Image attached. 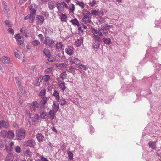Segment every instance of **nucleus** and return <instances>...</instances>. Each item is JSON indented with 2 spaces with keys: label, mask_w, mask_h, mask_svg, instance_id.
<instances>
[{
  "label": "nucleus",
  "mask_w": 161,
  "mask_h": 161,
  "mask_svg": "<svg viewBox=\"0 0 161 161\" xmlns=\"http://www.w3.org/2000/svg\"><path fill=\"white\" fill-rule=\"evenodd\" d=\"M47 113L45 111H43L40 114V117L43 119H45L47 116Z\"/></svg>",
  "instance_id": "49530a36"
},
{
  "label": "nucleus",
  "mask_w": 161,
  "mask_h": 161,
  "mask_svg": "<svg viewBox=\"0 0 161 161\" xmlns=\"http://www.w3.org/2000/svg\"><path fill=\"white\" fill-rule=\"evenodd\" d=\"M101 31V32L103 34L106 36L108 34V31L105 27H102L101 28L99 29L98 31Z\"/></svg>",
  "instance_id": "72a5a7b5"
},
{
  "label": "nucleus",
  "mask_w": 161,
  "mask_h": 161,
  "mask_svg": "<svg viewBox=\"0 0 161 161\" xmlns=\"http://www.w3.org/2000/svg\"><path fill=\"white\" fill-rule=\"evenodd\" d=\"M13 158V154L11 153H9L6 157V161H12Z\"/></svg>",
  "instance_id": "bb28decb"
},
{
  "label": "nucleus",
  "mask_w": 161,
  "mask_h": 161,
  "mask_svg": "<svg viewBox=\"0 0 161 161\" xmlns=\"http://www.w3.org/2000/svg\"><path fill=\"white\" fill-rule=\"evenodd\" d=\"M53 95L55 97L56 100H59V99L60 98V97L59 93L56 90H54V91Z\"/></svg>",
  "instance_id": "393cba45"
},
{
  "label": "nucleus",
  "mask_w": 161,
  "mask_h": 161,
  "mask_svg": "<svg viewBox=\"0 0 161 161\" xmlns=\"http://www.w3.org/2000/svg\"><path fill=\"white\" fill-rule=\"evenodd\" d=\"M48 60L49 62H53L56 60V58L55 57H54L53 56L51 57H48Z\"/></svg>",
  "instance_id": "3c124183"
},
{
  "label": "nucleus",
  "mask_w": 161,
  "mask_h": 161,
  "mask_svg": "<svg viewBox=\"0 0 161 161\" xmlns=\"http://www.w3.org/2000/svg\"><path fill=\"white\" fill-rule=\"evenodd\" d=\"M15 80H16V81L17 84L18 85L19 87V88L20 90H21V91H22L21 90H23V88L22 87H21L20 86H21V83L19 81V79L18 77H16L15 78Z\"/></svg>",
  "instance_id": "79ce46f5"
},
{
  "label": "nucleus",
  "mask_w": 161,
  "mask_h": 161,
  "mask_svg": "<svg viewBox=\"0 0 161 161\" xmlns=\"http://www.w3.org/2000/svg\"><path fill=\"white\" fill-rule=\"evenodd\" d=\"M40 44V42L38 40H34L32 42V44L34 46H38Z\"/></svg>",
  "instance_id": "de8ad7c7"
},
{
  "label": "nucleus",
  "mask_w": 161,
  "mask_h": 161,
  "mask_svg": "<svg viewBox=\"0 0 161 161\" xmlns=\"http://www.w3.org/2000/svg\"><path fill=\"white\" fill-rule=\"evenodd\" d=\"M103 40L104 43L105 44L109 45L111 43V40L109 38H103L102 41Z\"/></svg>",
  "instance_id": "473e14b6"
},
{
  "label": "nucleus",
  "mask_w": 161,
  "mask_h": 161,
  "mask_svg": "<svg viewBox=\"0 0 161 161\" xmlns=\"http://www.w3.org/2000/svg\"><path fill=\"white\" fill-rule=\"evenodd\" d=\"M43 51L44 54L46 57H50L51 52L49 49L45 48L44 49Z\"/></svg>",
  "instance_id": "a878e982"
},
{
  "label": "nucleus",
  "mask_w": 161,
  "mask_h": 161,
  "mask_svg": "<svg viewBox=\"0 0 161 161\" xmlns=\"http://www.w3.org/2000/svg\"><path fill=\"white\" fill-rule=\"evenodd\" d=\"M32 105H33L34 107L39 108L40 107V104L37 101H35L33 102Z\"/></svg>",
  "instance_id": "603ef678"
},
{
  "label": "nucleus",
  "mask_w": 161,
  "mask_h": 161,
  "mask_svg": "<svg viewBox=\"0 0 161 161\" xmlns=\"http://www.w3.org/2000/svg\"><path fill=\"white\" fill-rule=\"evenodd\" d=\"M96 3V0H92L89 3V5L90 7H93L95 6Z\"/></svg>",
  "instance_id": "a18cd8bd"
},
{
  "label": "nucleus",
  "mask_w": 161,
  "mask_h": 161,
  "mask_svg": "<svg viewBox=\"0 0 161 161\" xmlns=\"http://www.w3.org/2000/svg\"><path fill=\"white\" fill-rule=\"evenodd\" d=\"M14 37L16 40L18 44L21 45L23 47L24 46V38L23 36L20 35V34L18 33L15 35Z\"/></svg>",
  "instance_id": "423d86ee"
},
{
  "label": "nucleus",
  "mask_w": 161,
  "mask_h": 161,
  "mask_svg": "<svg viewBox=\"0 0 161 161\" xmlns=\"http://www.w3.org/2000/svg\"><path fill=\"white\" fill-rule=\"evenodd\" d=\"M40 159L41 161H49L47 158L43 157L42 156H41Z\"/></svg>",
  "instance_id": "338daca9"
},
{
  "label": "nucleus",
  "mask_w": 161,
  "mask_h": 161,
  "mask_svg": "<svg viewBox=\"0 0 161 161\" xmlns=\"http://www.w3.org/2000/svg\"><path fill=\"white\" fill-rule=\"evenodd\" d=\"M63 47V44L61 42H57L55 45L56 49L58 51H60L62 49Z\"/></svg>",
  "instance_id": "b1692460"
},
{
  "label": "nucleus",
  "mask_w": 161,
  "mask_h": 161,
  "mask_svg": "<svg viewBox=\"0 0 161 161\" xmlns=\"http://www.w3.org/2000/svg\"><path fill=\"white\" fill-rule=\"evenodd\" d=\"M60 105H64L67 104V102L66 101L65 99L64 98H62L61 99H59V100H58Z\"/></svg>",
  "instance_id": "7c9ffc66"
},
{
  "label": "nucleus",
  "mask_w": 161,
  "mask_h": 161,
  "mask_svg": "<svg viewBox=\"0 0 161 161\" xmlns=\"http://www.w3.org/2000/svg\"><path fill=\"white\" fill-rule=\"evenodd\" d=\"M55 111H53L52 110H50L49 112V115L50 116V118L52 120H53L55 117Z\"/></svg>",
  "instance_id": "c85d7f7f"
},
{
  "label": "nucleus",
  "mask_w": 161,
  "mask_h": 161,
  "mask_svg": "<svg viewBox=\"0 0 161 161\" xmlns=\"http://www.w3.org/2000/svg\"><path fill=\"white\" fill-rule=\"evenodd\" d=\"M44 73L45 74H52L53 72V68L52 67H50L44 70Z\"/></svg>",
  "instance_id": "c9c22d12"
},
{
  "label": "nucleus",
  "mask_w": 161,
  "mask_h": 161,
  "mask_svg": "<svg viewBox=\"0 0 161 161\" xmlns=\"http://www.w3.org/2000/svg\"><path fill=\"white\" fill-rule=\"evenodd\" d=\"M0 136L3 138H4L7 134V132L5 130H3L1 131L0 132Z\"/></svg>",
  "instance_id": "37998d69"
},
{
  "label": "nucleus",
  "mask_w": 161,
  "mask_h": 161,
  "mask_svg": "<svg viewBox=\"0 0 161 161\" xmlns=\"http://www.w3.org/2000/svg\"><path fill=\"white\" fill-rule=\"evenodd\" d=\"M30 118L33 122H35L39 120V115L36 114L33 117H31Z\"/></svg>",
  "instance_id": "cd10ccee"
},
{
  "label": "nucleus",
  "mask_w": 161,
  "mask_h": 161,
  "mask_svg": "<svg viewBox=\"0 0 161 161\" xmlns=\"http://www.w3.org/2000/svg\"><path fill=\"white\" fill-rule=\"evenodd\" d=\"M15 152L17 153H19L21 152L20 147L19 146H17L15 147Z\"/></svg>",
  "instance_id": "6e6d98bb"
},
{
  "label": "nucleus",
  "mask_w": 161,
  "mask_h": 161,
  "mask_svg": "<svg viewBox=\"0 0 161 161\" xmlns=\"http://www.w3.org/2000/svg\"><path fill=\"white\" fill-rule=\"evenodd\" d=\"M1 61L4 64H9L11 63L10 58L7 56H3L0 58Z\"/></svg>",
  "instance_id": "4468645a"
},
{
  "label": "nucleus",
  "mask_w": 161,
  "mask_h": 161,
  "mask_svg": "<svg viewBox=\"0 0 161 161\" xmlns=\"http://www.w3.org/2000/svg\"><path fill=\"white\" fill-rule=\"evenodd\" d=\"M67 64L64 63H62L59 64V67L63 68H67Z\"/></svg>",
  "instance_id": "5fc2aeb1"
},
{
  "label": "nucleus",
  "mask_w": 161,
  "mask_h": 161,
  "mask_svg": "<svg viewBox=\"0 0 161 161\" xmlns=\"http://www.w3.org/2000/svg\"><path fill=\"white\" fill-rule=\"evenodd\" d=\"M99 12H98L96 10H92L91 14H92L95 15H98V14Z\"/></svg>",
  "instance_id": "13d9d810"
},
{
  "label": "nucleus",
  "mask_w": 161,
  "mask_h": 161,
  "mask_svg": "<svg viewBox=\"0 0 161 161\" xmlns=\"http://www.w3.org/2000/svg\"><path fill=\"white\" fill-rule=\"evenodd\" d=\"M67 153L68 156L70 160H72L73 159V154L70 151H68Z\"/></svg>",
  "instance_id": "8fccbe9b"
},
{
  "label": "nucleus",
  "mask_w": 161,
  "mask_h": 161,
  "mask_svg": "<svg viewBox=\"0 0 161 161\" xmlns=\"http://www.w3.org/2000/svg\"><path fill=\"white\" fill-rule=\"evenodd\" d=\"M66 8L67 9H68L69 10L70 12L72 13H73L75 9L74 5L72 3L69 4V6H68V8Z\"/></svg>",
  "instance_id": "5701e85b"
},
{
  "label": "nucleus",
  "mask_w": 161,
  "mask_h": 161,
  "mask_svg": "<svg viewBox=\"0 0 161 161\" xmlns=\"http://www.w3.org/2000/svg\"><path fill=\"white\" fill-rule=\"evenodd\" d=\"M38 37L41 41H42L43 40L44 37L42 34H39L38 35Z\"/></svg>",
  "instance_id": "0e129e2a"
},
{
  "label": "nucleus",
  "mask_w": 161,
  "mask_h": 161,
  "mask_svg": "<svg viewBox=\"0 0 161 161\" xmlns=\"http://www.w3.org/2000/svg\"><path fill=\"white\" fill-rule=\"evenodd\" d=\"M5 25L8 27H11L13 26V24L9 20H6L4 21Z\"/></svg>",
  "instance_id": "ea45409f"
},
{
  "label": "nucleus",
  "mask_w": 161,
  "mask_h": 161,
  "mask_svg": "<svg viewBox=\"0 0 161 161\" xmlns=\"http://www.w3.org/2000/svg\"><path fill=\"white\" fill-rule=\"evenodd\" d=\"M36 20L37 25H41L43 23L44 19V17L41 15H37L36 19Z\"/></svg>",
  "instance_id": "1a4fd4ad"
},
{
  "label": "nucleus",
  "mask_w": 161,
  "mask_h": 161,
  "mask_svg": "<svg viewBox=\"0 0 161 161\" xmlns=\"http://www.w3.org/2000/svg\"><path fill=\"white\" fill-rule=\"evenodd\" d=\"M7 135L8 137L9 138H13L14 136V133L11 131H9L7 132Z\"/></svg>",
  "instance_id": "4c0bfd02"
},
{
  "label": "nucleus",
  "mask_w": 161,
  "mask_h": 161,
  "mask_svg": "<svg viewBox=\"0 0 161 161\" xmlns=\"http://www.w3.org/2000/svg\"><path fill=\"white\" fill-rule=\"evenodd\" d=\"M68 70V71L73 74L75 72V70H77V69L75 68H74L73 66L71 65L69 67Z\"/></svg>",
  "instance_id": "58836bf2"
},
{
  "label": "nucleus",
  "mask_w": 161,
  "mask_h": 161,
  "mask_svg": "<svg viewBox=\"0 0 161 161\" xmlns=\"http://www.w3.org/2000/svg\"><path fill=\"white\" fill-rule=\"evenodd\" d=\"M80 69H83L84 70H86L87 69L88 67H87V66L85 65L82 64L81 66V68Z\"/></svg>",
  "instance_id": "774afa93"
},
{
  "label": "nucleus",
  "mask_w": 161,
  "mask_h": 161,
  "mask_svg": "<svg viewBox=\"0 0 161 161\" xmlns=\"http://www.w3.org/2000/svg\"><path fill=\"white\" fill-rule=\"evenodd\" d=\"M14 142L12 141L10 142V143L9 144V146H8L7 145V144L5 145V150L7 151H10L13 149V146L14 145Z\"/></svg>",
  "instance_id": "412c9836"
},
{
  "label": "nucleus",
  "mask_w": 161,
  "mask_h": 161,
  "mask_svg": "<svg viewBox=\"0 0 161 161\" xmlns=\"http://www.w3.org/2000/svg\"><path fill=\"white\" fill-rule=\"evenodd\" d=\"M9 126V124L4 120L0 121V128H7Z\"/></svg>",
  "instance_id": "ddd939ff"
},
{
  "label": "nucleus",
  "mask_w": 161,
  "mask_h": 161,
  "mask_svg": "<svg viewBox=\"0 0 161 161\" xmlns=\"http://www.w3.org/2000/svg\"><path fill=\"white\" fill-rule=\"evenodd\" d=\"M56 5L58 10V12H61L64 10V8H67L68 5L64 1H58L56 3Z\"/></svg>",
  "instance_id": "7ed1b4c3"
},
{
  "label": "nucleus",
  "mask_w": 161,
  "mask_h": 161,
  "mask_svg": "<svg viewBox=\"0 0 161 161\" xmlns=\"http://www.w3.org/2000/svg\"><path fill=\"white\" fill-rule=\"evenodd\" d=\"M48 6L49 9L50 10H52L56 6V3L54 1H50L48 3Z\"/></svg>",
  "instance_id": "a211bd4d"
},
{
  "label": "nucleus",
  "mask_w": 161,
  "mask_h": 161,
  "mask_svg": "<svg viewBox=\"0 0 161 161\" xmlns=\"http://www.w3.org/2000/svg\"><path fill=\"white\" fill-rule=\"evenodd\" d=\"M77 4L81 8H83L84 7L85 5L83 2H80L78 1L77 2Z\"/></svg>",
  "instance_id": "bf43d9fd"
},
{
  "label": "nucleus",
  "mask_w": 161,
  "mask_h": 161,
  "mask_svg": "<svg viewBox=\"0 0 161 161\" xmlns=\"http://www.w3.org/2000/svg\"><path fill=\"white\" fill-rule=\"evenodd\" d=\"M28 19H29L30 23H32L33 22L34 19H33L31 21L32 19H31V17L30 16V14L29 15L24 17V20H26Z\"/></svg>",
  "instance_id": "c03bdc74"
},
{
  "label": "nucleus",
  "mask_w": 161,
  "mask_h": 161,
  "mask_svg": "<svg viewBox=\"0 0 161 161\" xmlns=\"http://www.w3.org/2000/svg\"><path fill=\"white\" fill-rule=\"evenodd\" d=\"M3 10L5 13L6 14H7L9 12V8L8 7H5V8H3Z\"/></svg>",
  "instance_id": "052dcab7"
},
{
  "label": "nucleus",
  "mask_w": 161,
  "mask_h": 161,
  "mask_svg": "<svg viewBox=\"0 0 161 161\" xmlns=\"http://www.w3.org/2000/svg\"><path fill=\"white\" fill-rule=\"evenodd\" d=\"M58 86L60 91L62 92H64L66 88L65 82L59 80L58 82Z\"/></svg>",
  "instance_id": "9d476101"
},
{
  "label": "nucleus",
  "mask_w": 161,
  "mask_h": 161,
  "mask_svg": "<svg viewBox=\"0 0 161 161\" xmlns=\"http://www.w3.org/2000/svg\"><path fill=\"white\" fill-rule=\"evenodd\" d=\"M83 17L82 18L83 22L85 24H87L91 21V13L87 10L84 9L82 11Z\"/></svg>",
  "instance_id": "f03ea898"
},
{
  "label": "nucleus",
  "mask_w": 161,
  "mask_h": 161,
  "mask_svg": "<svg viewBox=\"0 0 161 161\" xmlns=\"http://www.w3.org/2000/svg\"><path fill=\"white\" fill-rule=\"evenodd\" d=\"M91 30L93 33L92 36L93 38L96 41L101 42L102 39V36H106V35L103 34L101 32V31H98V30L93 28H91Z\"/></svg>",
  "instance_id": "f257e3e1"
},
{
  "label": "nucleus",
  "mask_w": 161,
  "mask_h": 161,
  "mask_svg": "<svg viewBox=\"0 0 161 161\" xmlns=\"http://www.w3.org/2000/svg\"><path fill=\"white\" fill-rule=\"evenodd\" d=\"M46 93V89L45 88H43L40 91L39 94V96L40 97H45V96Z\"/></svg>",
  "instance_id": "c756f323"
},
{
  "label": "nucleus",
  "mask_w": 161,
  "mask_h": 161,
  "mask_svg": "<svg viewBox=\"0 0 161 161\" xmlns=\"http://www.w3.org/2000/svg\"><path fill=\"white\" fill-rule=\"evenodd\" d=\"M5 143V141L4 140H0V147L3 148Z\"/></svg>",
  "instance_id": "864d4df0"
},
{
  "label": "nucleus",
  "mask_w": 161,
  "mask_h": 161,
  "mask_svg": "<svg viewBox=\"0 0 161 161\" xmlns=\"http://www.w3.org/2000/svg\"><path fill=\"white\" fill-rule=\"evenodd\" d=\"M99 42L95 41V42L92 45L94 49H98L99 48L100 44Z\"/></svg>",
  "instance_id": "a19ab883"
},
{
  "label": "nucleus",
  "mask_w": 161,
  "mask_h": 161,
  "mask_svg": "<svg viewBox=\"0 0 161 161\" xmlns=\"http://www.w3.org/2000/svg\"><path fill=\"white\" fill-rule=\"evenodd\" d=\"M67 74L65 72H64L62 73L60 75V77L62 80L67 78Z\"/></svg>",
  "instance_id": "e433bc0d"
},
{
  "label": "nucleus",
  "mask_w": 161,
  "mask_h": 161,
  "mask_svg": "<svg viewBox=\"0 0 161 161\" xmlns=\"http://www.w3.org/2000/svg\"><path fill=\"white\" fill-rule=\"evenodd\" d=\"M36 144L35 141L33 140H29L24 142L25 146L27 147H33Z\"/></svg>",
  "instance_id": "6e6552de"
},
{
  "label": "nucleus",
  "mask_w": 161,
  "mask_h": 161,
  "mask_svg": "<svg viewBox=\"0 0 161 161\" xmlns=\"http://www.w3.org/2000/svg\"><path fill=\"white\" fill-rule=\"evenodd\" d=\"M25 113L27 117L31 118V114L29 111L28 110H26L25 111Z\"/></svg>",
  "instance_id": "69168bd1"
},
{
  "label": "nucleus",
  "mask_w": 161,
  "mask_h": 161,
  "mask_svg": "<svg viewBox=\"0 0 161 161\" xmlns=\"http://www.w3.org/2000/svg\"><path fill=\"white\" fill-rule=\"evenodd\" d=\"M70 22L74 26H79V23L76 18L71 20Z\"/></svg>",
  "instance_id": "f704fd0d"
},
{
  "label": "nucleus",
  "mask_w": 161,
  "mask_h": 161,
  "mask_svg": "<svg viewBox=\"0 0 161 161\" xmlns=\"http://www.w3.org/2000/svg\"><path fill=\"white\" fill-rule=\"evenodd\" d=\"M40 97L41 98V100L40 101V107L41 108H43L44 107L45 105L47 103L48 101V98L46 97Z\"/></svg>",
  "instance_id": "9b49d317"
},
{
  "label": "nucleus",
  "mask_w": 161,
  "mask_h": 161,
  "mask_svg": "<svg viewBox=\"0 0 161 161\" xmlns=\"http://www.w3.org/2000/svg\"><path fill=\"white\" fill-rule=\"evenodd\" d=\"M69 62L73 64H75L79 61L77 58L73 56L69 57Z\"/></svg>",
  "instance_id": "f3484780"
},
{
  "label": "nucleus",
  "mask_w": 161,
  "mask_h": 161,
  "mask_svg": "<svg viewBox=\"0 0 161 161\" xmlns=\"http://www.w3.org/2000/svg\"><path fill=\"white\" fill-rule=\"evenodd\" d=\"M78 27V30L80 32V33H82L83 32V30L82 28V27L81 26L80 24L79 26H77Z\"/></svg>",
  "instance_id": "680f3d73"
},
{
  "label": "nucleus",
  "mask_w": 161,
  "mask_h": 161,
  "mask_svg": "<svg viewBox=\"0 0 161 161\" xmlns=\"http://www.w3.org/2000/svg\"><path fill=\"white\" fill-rule=\"evenodd\" d=\"M54 42V41L53 39L48 37H45L44 43L46 46L51 47L53 45Z\"/></svg>",
  "instance_id": "0eeeda50"
},
{
  "label": "nucleus",
  "mask_w": 161,
  "mask_h": 161,
  "mask_svg": "<svg viewBox=\"0 0 161 161\" xmlns=\"http://www.w3.org/2000/svg\"><path fill=\"white\" fill-rule=\"evenodd\" d=\"M59 106L58 103L56 101L53 102V106L52 107V111H55L56 113L58 110Z\"/></svg>",
  "instance_id": "2eb2a0df"
},
{
  "label": "nucleus",
  "mask_w": 161,
  "mask_h": 161,
  "mask_svg": "<svg viewBox=\"0 0 161 161\" xmlns=\"http://www.w3.org/2000/svg\"><path fill=\"white\" fill-rule=\"evenodd\" d=\"M65 52L69 55H72L74 53V48L72 47L68 46L65 49Z\"/></svg>",
  "instance_id": "f8f14e48"
},
{
  "label": "nucleus",
  "mask_w": 161,
  "mask_h": 161,
  "mask_svg": "<svg viewBox=\"0 0 161 161\" xmlns=\"http://www.w3.org/2000/svg\"><path fill=\"white\" fill-rule=\"evenodd\" d=\"M50 76L48 75H44L42 78L40 77L39 80L40 79L41 80L40 82H42V80H43L44 82H48L50 80Z\"/></svg>",
  "instance_id": "6ab92c4d"
},
{
  "label": "nucleus",
  "mask_w": 161,
  "mask_h": 161,
  "mask_svg": "<svg viewBox=\"0 0 161 161\" xmlns=\"http://www.w3.org/2000/svg\"><path fill=\"white\" fill-rule=\"evenodd\" d=\"M60 19L62 22H66L67 19V16L65 14L61 13L60 15Z\"/></svg>",
  "instance_id": "2f4dec72"
},
{
  "label": "nucleus",
  "mask_w": 161,
  "mask_h": 161,
  "mask_svg": "<svg viewBox=\"0 0 161 161\" xmlns=\"http://www.w3.org/2000/svg\"><path fill=\"white\" fill-rule=\"evenodd\" d=\"M45 32L46 34H48L51 35L53 33V30L52 29L49 28L47 30H46Z\"/></svg>",
  "instance_id": "09e8293b"
},
{
  "label": "nucleus",
  "mask_w": 161,
  "mask_h": 161,
  "mask_svg": "<svg viewBox=\"0 0 161 161\" xmlns=\"http://www.w3.org/2000/svg\"><path fill=\"white\" fill-rule=\"evenodd\" d=\"M83 39L82 37H80L79 38L77 37V40L75 41V44L76 46L79 47L83 43Z\"/></svg>",
  "instance_id": "dca6fc26"
},
{
  "label": "nucleus",
  "mask_w": 161,
  "mask_h": 161,
  "mask_svg": "<svg viewBox=\"0 0 161 161\" xmlns=\"http://www.w3.org/2000/svg\"><path fill=\"white\" fill-rule=\"evenodd\" d=\"M148 145L150 148L154 150L156 148V142L150 141L148 143Z\"/></svg>",
  "instance_id": "4be33fe9"
},
{
  "label": "nucleus",
  "mask_w": 161,
  "mask_h": 161,
  "mask_svg": "<svg viewBox=\"0 0 161 161\" xmlns=\"http://www.w3.org/2000/svg\"><path fill=\"white\" fill-rule=\"evenodd\" d=\"M25 130L23 129H20L17 130L16 132V134L17 139H23L25 136Z\"/></svg>",
  "instance_id": "39448f33"
},
{
  "label": "nucleus",
  "mask_w": 161,
  "mask_h": 161,
  "mask_svg": "<svg viewBox=\"0 0 161 161\" xmlns=\"http://www.w3.org/2000/svg\"><path fill=\"white\" fill-rule=\"evenodd\" d=\"M36 137L37 140L40 142H42L44 138L43 135L41 133H38L36 135Z\"/></svg>",
  "instance_id": "aec40b11"
},
{
  "label": "nucleus",
  "mask_w": 161,
  "mask_h": 161,
  "mask_svg": "<svg viewBox=\"0 0 161 161\" xmlns=\"http://www.w3.org/2000/svg\"><path fill=\"white\" fill-rule=\"evenodd\" d=\"M19 53V52L16 50L14 52V53L15 56L18 58H20V55Z\"/></svg>",
  "instance_id": "4d7b16f0"
},
{
  "label": "nucleus",
  "mask_w": 161,
  "mask_h": 161,
  "mask_svg": "<svg viewBox=\"0 0 161 161\" xmlns=\"http://www.w3.org/2000/svg\"><path fill=\"white\" fill-rule=\"evenodd\" d=\"M7 31L9 33H10V34H12V35H14V31L13 29L9 28L7 30Z\"/></svg>",
  "instance_id": "e2e57ef3"
},
{
  "label": "nucleus",
  "mask_w": 161,
  "mask_h": 161,
  "mask_svg": "<svg viewBox=\"0 0 161 161\" xmlns=\"http://www.w3.org/2000/svg\"><path fill=\"white\" fill-rule=\"evenodd\" d=\"M38 8L37 5L35 4H32L29 7V9L30 11V14L32 20L33 19H35L36 15V13Z\"/></svg>",
  "instance_id": "20e7f679"
}]
</instances>
